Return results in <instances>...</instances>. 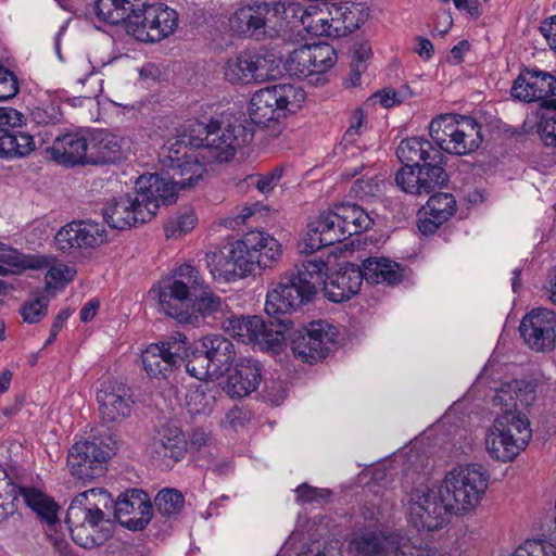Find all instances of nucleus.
<instances>
[{"instance_id": "1", "label": "nucleus", "mask_w": 556, "mask_h": 556, "mask_svg": "<svg viewBox=\"0 0 556 556\" xmlns=\"http://www.w3.org/2000/svg\"><path fill=\"white\" fill-rule=\"evenodd\" d=\"M305 99V91L290 84L260 89L249 104L250 121L236 119L226 125L213 119L207 124L191 122L181 135L163 147V165L180 190L193 188L203 180L206 164L229 162L238 149L252 142L254 126H262L269 136L277 137L282 130L280 119L296 113Z\"/></svg>"}, {"instance_id": "2", "label": "nucleus", "mask_w": 556, "mask_h": 556, "mask_svg": "<svg viewBox=\"0 0 556 556\" xmlns=\"http://www.w3.org/2000/svg\"><path fill=\"white\" fill-rule=\"evenodd\" d=\"M323 260H308L280 276L267 291L265 312L269 315L295 312L313 301L323 287L325 296L334 303L350 300L358 293L364 275L361 267L345 263L327 275Z\"/></svg>"}, {"instance_id": "3", "label": "nucleus", "mask_w": 556, "mask_h": 556, "mask_svg": "<svg viewBox=\"0 0 556 556\" xmlns=\"http://www.w3.org/2000/svg\"><path fill=\"white\" fill-rule=\"evenodd\" d=\"M151 293L156 294L162 311L182 325L198 327L206 318L217 319L228 313L225 299L212 291L199 270L189 264L179 266L172 280Z\"/></svg>"}, {"instance_id": "4", "label": "nucleus", "mask_w": 556, "mask_h": 556, "mask_svg": "<svg viewBox=\"0 0 556 556\" xmlns=\"http://www.w3.org/2000/svg\"><path fill=\"white\" fill-rule=\"evenodd\" d=\"M488 485L486 469L479 464H469L451 470L438 490L451 513L463 515L480 504Z\"/></svg>"}, {"instance_id": "5", "label": "nucleus", "mask_w": 556, "mask_h": 556, "mask_svg": "<svg viewBox=\"0 0 556 556\" xmlns=\"http://www.w3.org/2000/svg\"><path fill=\"white\" fill-rule=\"evenodd\" d=\"M432 141L445 151L456 155H468L482 144L481 125L472 117L443 114L430 122Z\"/></svg>"}, {"instance_id": "6", "label": "nucleus", "mask_w": 556, "mask_h": 556, "mask_svg": "<svg viewBox=\"0 0 556 556\" xmlns=\"http://www.w3.org/2000/svg\"><path fill=\"white\" fill-rule=\"evenodd\" d=\"M536 400V386L527 380H511L503 383L493 396V406L500 408L496 419L507 421L509 433L520 435V431L528 432L527 444L532 438V430L525 410Z\"/></svg>"}, {"instance_id": "7", "label": "nucleus", "mask_w": 556, "mask_h": 556, "mask_svg": "<svg viewBox=\"0 0 556 556\" xmlns=\"http://www.w3.org/2000/svg\"><path fill=\"white\" fill-rule=\"evenodd\" d=\"M451 510L438 489L416 486L408 495L409 522L417 531H437L448 522Z\"/></svg>"}, {"instance_id": "8", "label": "nucleus", "mask_w": 556, "mask_h": 556, "mask_svg": "<svg viewBox=\"0 0 556 556\" xmlns=\"http://www.w3.org/2000/svg\"><path fill=\"white\" fill-rule=\"evenodd\" d=\"M337 337V328L326 320L312 321L289 334L294 356L309 364L326 358L336 346Z\"/></svg>"}, {"instance_id": "9", "label": "nucleus", "mask_w": 556, "mask_h": 556, "mask_svg": "<svg viewBox=\"0 0 556 556\" xmlns=\"http://www.w3.org/2000/svg\"><path fill=\"white\" fill-rule=\"evenodd\" d=\"M102 214L111 228L125 230L151 220L156 214V205L152 202L146 204L135 190L134 195L126 193L110 200L102 208Z\"/></svg>"}, {"instance_id": "10", "label": "nucleus", "mask_w": 556, "mask_h": 556, "mask_svg": "<svg viewBox=\"0 0 556 556\" xmlns=\"http://www.w3.org/2000/svg\"><path fill=\"white\" fill-rule=\"evenodd\" d=\"M421 164L416 169L401 167L395 174L396 186L405 193L413 195H428L443 188L448 181V175L444 168V155Z\"/></svg>"}, {"instance_id": "11", "label": "nucleus", "mask_w": 556, "mask_h": 556, "mask_svg": "<svg viewBox=\"0 0 556 556\" xmlns=\"http://www.w3.org/2000/svg\"><path fill=\"white\" fill-rule=\"evenodd\" d=\"M111 450L102 442L84 439L72 445V489L79 482H91L104 472V465L111 458Z\"/></svg>"}, {"instance_id": "12", "label": "nucleus", "mask_w": 556, "mask_h": 556, "mask_svg": "<svg viewBox=\"0 0 556 556\" xmlns=\"http://www.w3.org/2000/svg\"><path fill=\"white\" fill-rule=\"evenodd\" d=\"M510 94L523 102H540L544 110L556 109V77L538 68H523L513 83Z\"/></svg>"}, {"instance_id": "13", "label": "nucleus", "mask_w": 556, "mask_h": 556, "mask_svg": "<svg viewBox=\"0 0 556 556\" xmlns=\"http://www.w3.org/2000/svg\"><path fill=\"white\" fill-rule=\"evenodd\" d=\"M519 330L531 350L547 352L556 348V313L552 309H532L522 318Z\"/></svg>"}, {"instance_id": "14", "label": "nucleus", "mask_w": 556, "mask_h": 556, "mask_svg": "<svg viewBox=\"0 0 556 556\" xmlns=\"http://www.w3.org/2000/svg\"><path fill=\"white\" fill-rule=\"evenodd\" d=\"M87 483H78L72 489L76 495L72 498V515L79 519L80 517L87 522L94 532L101 525L112 526L111 519L105 518L103 509L111 508V494L102 488H90L81 490Z\"/></svg>"}, {"instance_id": "15", "label": "nucleus", "mask_w": 556, "mask_h": 556, "mask_svg": "<svg viewBox=\"0 0 556 556\" xmlns=\"http://www.w3.org/2000/svg\"><path fill=\"white\" fill-rule=\"evenodd\" d=\"M114 518L131 531L143 530L152 519V504L149 495L139 489H129L112 500Z\"/></svg>"}, {"instance_id": "16", "label": "nucleus", "mask_w": 556, "mask_h": 556, "mask_svg": "<svg viewBox=\"0 0 556 556\" xmlns=\"http://www.w3.org/2000/svg\"><path fill=\"white\" fill-rule=\"evenodd\" d=\"M188 450V442L182 430L172 422L155 428L148 444L149 455L166 467L180 462Z\"/></svg>"}, {"instance_id": "17", "label": "nucleus", "mask_w": 556, "mask_h": 556, "mask_svg": "<svg viewBox=\"0 0 556 556\" xmlns=\"http://www.w3.org/2000/svg\"><path fill=\"white\" fill-rule=\"evenodd\" d=\"M345 239L348 238L337 207L323 211L316 220L309 223L301 252L311 254L324 247L342 242Z\"/></svg>"}, {"instance_id": "18", "label": "nucleus", "mask_w": 556, "mask_h": 556, "mask_svg": "<svg viewBox=\"0 0 556 556\" xmlns=\"http://www.w3.org/2000/svg\"><path fill=\"white\" fill-rule=\"evenodd\" d=\"M97 401L103 419L109 422L129 417L135 404L130 388L113 378L101 382Z\"/></svg>"}, {"instance_id": "19", "label": "nucleus", "mask_w": 556, "mask_h": 556, "mask_svg": "<svg viewBox=\"0 0 556 556\" xmlns=\"http://www.w3.org/2000/svg\"><path fill=\"white\" fill-rule=\"evenodd\" d=\"M407 540L393 531H364L354 534L351 546L357 556H401Z\"/></svg>"}, {"instance_id": "20", "label": "nucleus", "mask_w": 556, "mask_h": 556, "mask_svg": "<svg viewBox=\"0 0 556 556\" xmlns=\"http://www.w3.org/2000/svg\"><path fill=\"white\" fill-rule=\"evenodd\" d=\"M505 418L495 419L485 435V447L490 456L500 462H510L527 446L528 432L520 431V435L509 433Z\"/></svg>"}, {"instance_id": "21", "label": "nucleus", "mask_w": 556, "mask_h": 556, "mask_svg": "<svg viewBox=\"0 0 556 556\" xmlns=\"http://www.w3.org/2000/svg\"><path fill=\"white\" fill-rule=\"evenodd\" d=\"M329 20L324 21L327 36L345 37L358 29L369 16V8L364 3L343 2L332 4Z\"/></svg>"}, {"instance_id": "22", "label": "nucleus", "mask_w": 556, "mask_h": 556, "mask_svg": "<svg viewBox=\"0 0 556 556\" xmlns=\"http://www.w3.org/2000/svg\"><path fill=\"white\" fill-rule=\"evenodd\" d=\"M457 211L455 197L447 192H434L418 212V229L425 235H433Z\"/></svg>"}, {"instance_id": "23", "label": "nucleus", "mask_w": 556, "mask_h": 556, "mask_svg": "<svg viewBox=\"0 0 556 556\" xmlns=\"http://www.w3.org/2000/svg\"><path fill=\"white\" fill-rule=\"evenodd\" d=\"M267 5L261 1H254L238 8L229 17V27L237 34L255 40L266 38L267 31Z\"/></svg>"}, {"instance_id": "24", "label": "nucleus", "mask_w": 556, "mask_h": 556, "mask_svg": "<svg viewBox=\"0 0 556 556\" xmlns=\"http://www.w3.org/2000/svg\"><path fill=\"white\" fill-rule=\"evenodd\" d=\"M265 59L252 51H241L226 60L223 66L224 78L230 84L249 85L263 80Z\"/></svg>"}, {"instance_id": "25", "label": "nucleus", "mask_w": 556, "mask_h": 556, "mask_svg": "<svg viewBox=\"0 0 556 556\" xmlns=\"http://www.w3.org/2000/svg\"><path fill=\"white\" fill-rule=\"evenodd\" d=\"M135 190L141 195L142 201L147 203H154L156 210L162 204H172L177 198V184L170 178V173L166 172V176L161 174H149L140 176L135 184Z\"/></svg>"}, {"instance_id": "26", "label": "nucleus", "mask_w": 556, "mask_h": 556, "mask_svg": "<svg viewBox=\"0 0 556 556\" xmlns=\"http://www.w3.org/2000/svg\"><path fill=\"white\" fill-rule=\"evenodd\" d=\"M237 250V243L235 242L228 253L219 251L206 255V264L214 279L230 281L251 274L247 260L242 253L239 255Z\"/></svg>"}, {"instance_id": "27", "label": "nucleus", "mask_w": 556, "mask_h": 556, "mask_svg": "<svg viewBox=\"0 0 556 556\" xmlns=\"http://www.w3.org/2000/svg\"><path fill=\"white\" fill-rule=\"evenodd\" d=\"M262 379L261 364L255 359H240L229 374L226 391L232 397H243L255 391Z\"/></svg>"}, {"instance_id": "28", "label": "nucleus", "mask_w": 556, "mask_h": 556, "mask_svg": "<svg viewBox=\"0 0 556 556\" xmlns=\"http://www.w3.org/2000/svg\"><path fill=\"white\" fill-rule=\"evenodd\" d=\"M201 352L206 353L214 371L224 376L236 358L233 343L222 334H208L200 340Z\"/></svg>"}, {"instance_id": "29", "label": "nucleus", "mask_w": 556, "mask_h": 556, "mask_svg": "<svg viewBox=\"0 0 556 556\" xmlns=\"http://www.w3.org/2000/svg\"><path fill=\"white\" fill-rule=\"evenodd\" d=\"M441 154L443 153L431 141L420 137L404 139L396 149V156L403 163L402 167H410V169H416L429 160L438 162L437 157Z\"/></svg>"}, {"instance_id": "30", "label": "nucleus", "mask_w": 556, "mask_h": 556, "mask_svg": "<svg viewBox=\"0 0 556 556\" xmlns=\"http://www.w3.org/2000/svg\"><path fill=\"white\" fill-rule=\"evenodd\" d=\"M151 17V31L144 33L141 29L140 36L143 42H157L172 35L178 25V14L175 10L163 3L151 4L149 8Z\"/></svg>"}, {"instance_id": "31", "label": "nucleus", "mask_w": 556, "mask_h": 556, "mask_svg": "<svg viewBox=\"0 0 556 556\" xmlns=\"http://www.w3.org/2000/svg\"><path fill=\"white\" fill-rule=\"evenodd\" d=\"M97 166L115 164L126 159L127 140L106 129H96Z\"/></svg>"}, {"instance_id": "32", "label": "nucleus", "mask_w": 556, "mask_h": 556, "mask_svg": "<svg viewBox=\"0 0 556 556\" xmlns=\"http://www.w3.org/2000/svg\"><path fill=\"white\" fill-rule=\"evenodd\" d=\"M362 275L368 283L397 285L403 279V268L388 258H367L363 262Z\"/></svg>"}, {"instance_id": "33", "label": "nucleus", "mask_w": 556, "mask_h": 556, "mask_svg": "<svg viewBox=\"0 0 556 556\" xmlns=\"http://www.w3.org/2000/svg\"><path fill=\"white\" fill-rule=\"evenodd\" d=\"M292 312H290L291 314ZM269 317L276 319L274 321L266 323L263 320V326L258 331H255L253 343L258 344L263 350H270L278 352L281 350L286 340L285 331L291 329L292 321L289 318H280V316L289 315V313L269 315Z\"/></svg>"}, {"instance_id": "34", "label": "nucleus", "mask_w": 556, "mask_h": 556, "mask_svg": "<svg viewBox=\"0 0 556 556\" xmlns=\"http://www.w3.org/2000/svg\"><path fill=\"white\" fill-rule=\"evenodd\" d=\"M144 370L150 377L165 378L177 366V353L166 350L162 344L149 345L141 355Z\"/></svg>"}, {"instance_id": "35", "label": "nucleus", "mask_w": 556, "mask_h": 556, "mask_svg": "<svg viewBox=\"0 0 556 556\" xmlns=\"http://www.w3.org/2000/svg\"><path fill=\"white\" fill-rule=\"evenodd\" d=\"M17 494L21 495L26 505L37 514L41 521L49 528L59 522L58 511L60 506L40 490L30 486H18Z\"/></svg>"}, {"instance_id": "36", "label": "nucleus", "mask_w": 556, "mask_h": 556, "mask_svg": "<svg viewBox=\"0 0 556 556\" xmlns=\"http://www.w3.org/2000/svg\"><path fill=\"white\" fill-rule=\"evenodd\" d=\"M96 129L72 132V166H97Z\"/></svg>"}, {"instance_id": "37", "label": "nucleus", "mask_w": 556, "mask_h": 556, "mask_svg": "<svg viewBox=\"0 0 556 556\" xmlns=\"http://www.w3.org/2000/svg\"><path fill=\"white\" fill-rule=\"evenodd\" d=\"M0 135V157H24L35 149L34 138L27 132L9 128Z\"/></svg>"}, {"instance_id": "38", "label": "nucleus", "mask_w": 556, "mask_h": 556, "mask_svg": "<svg viewBox=\"0 0 556 556\" xmlns=\"http://www.w3.org/2000/svg\"><path fill=\"white\" fill-rule=\"evenodd\" d=\"M336 207L346 238L369 229L374 223L369 214L357 204L343 203Z\"/></svg>"}, {"instance_id": "39", "label": "nucleus", "mask_w": 556, "mask_h": 556, "mask_svg": "<svg viewBox=\"0 0 556 556\" xmlns=\"http://www.w3.org/2000/svg\"><path fill=\"white\" fill-rule=\"evenodd\" d=\"M74 225L76 228L72 227V231H75L73 240L79 249H94L106 239L105 230L99 223L92 220H72V226Z\"/></svg>"}, {"instance_id": "40", "label": "nucleus", "mask_w": 556, "mask_h": 556, "mask_svg": "<svg viewBox=\"0 0 556 556\" xmlns=\"http://www.w3.org/2000/svg\"><path fill=\"white\" fill-rule=\"evenodd\" d=\"M262 327L263 319L258 316L229 317L224 324V329L243 343H253L255 331Z\"/></svg>"}, {"instance_id": "41", "label": "nucleus", "mask_w": 556, "mask_h": 556, "mask_svg": "<svg viewBox=\"0 0 556 556\" xmlns=\"http://www.w3.org/2000/svg\"><path fill=\"white\" fill-rule=\"evenodd\" d=\"M184 355L186 357L185 367L190 376L199 380L218 378V375L214 371L206 353L201 352L200 343L190 353L186 352Z\"/></svg>"}, {"instance_id": "42", "label": "nucleus", "mask_w": 556, "mask_h": 556, "mask_svg": "<svg viewBox=\"0 0 556 556\" xmlns=\"http://www.w3.org/2000/svg\"><path fill=\"white\" fill-rule=\"evenodd\" d=\"M86 521L84 520L83 523L77 525L75 529L72 528V541H74L77 545L90 548L93 546L101 545L104 541H106L112 535V527L108 525H101L97 532H94L89 526H88V533Z\"/></svg>"}, {"instance_id": "43", "label": "nucleus", "mask_w": 556, "mask_h": 556, "mask_svg": "<svg viewBox=\"0 0 556 556\" xmlns=\"http://www.w3.org/2000/svg\"><path fill=\"white\" fill-rule=\"evenodd\" d=\"M311 50L307 45L294 49L285 62V68L291 76L306 78L314 75Z\"/></svg>"}, {"instance_id": "44", "label": "nucleus", "mask_w": 556, "mask_h": 556, "mask_svg": "<svg viewBox=\"0 0 556 556\" xmlns=\"http://www.w3.org/2000/svg\"><path fill=\"white\" fill-rule=\"evenodd\" d=\"M269 235L258 230L247 232L241 240L236 241L237 253H242L247 261L260 257V252L266 248Z\"/></svg>"}, {"instance_id": "45", "label": "nucleus", "mask_w": 556, "mask_h": 556, "mask_svg": "<svg viewBox=\"0 0 556 556\" xmlns=\"http://www.w3.org/2000/svg\"><path fill=\"white\" fill-rule=\"evenodd\" d=\"M154 504L161 515L175 516L184 508L185 497L176 489H163L156 494Z\"/></svg>"}, {"instance_id": "46", "label": "nucleus", "mask_w": 556, "mask_h": 556, "mask_svg": "<svg viewBox=\"0 0 556 556\" xmlns=\"http://www.w3.org/2000/svg\"><path fill=\"white\" fill-rule=\"evenodd\" d=\"M123 3V0H96L92 9L99 21L117 25L124 20L126 9Z\"/></svg>"}, {"instance_id": "47", "label": "nucleus", "mask_w": 556, "mask_h": 556, "mask_svg": "<svg viewBox=\"0 0 556 556\" xmlns=\"http://www.w3.org/2000/svg\"><path fill=\"white\" fill-rule=\"evenodd\" d=\"M311 50V59L314 74H321L331 68L337 60L333 47L326 42L307 45Z\"/></svg>"}, {"instance_id": "48", "label": "nucleus", "mask_w": 556, "mask_h": 556, "mask_svg": "<svg viewBox=\"0 0 556 556\" xmlns=\"http://www.w3.org/2000/svg\"><path fill=\"white\" fill-rule=\"evenodd\" d=\"M285 173V166L278 165L266 174L251 175V184L263 194L269 193L278 185Z\"/></svg>"}, {"instance_id": "49", "label": "nucleus", "mask_w": 556, "mask_h": 556, "mask_svg": "<svg viewBox=\"0 0 556 556\" xmlns=\"http://www.w3.org/2000/svg\"><path fill=\"white\" fill-rule=\"evenodd\" d=\"M511 556H556V546L544 540H528Z\"/></svg>"}, {"instance_id": "50", "label": "nucleus", "mask_w": 556, "mask_h": 556, "mask_svg": "<svg viewBox=\"0 0 556 556\" xmlns=\"http://www.w3.org/2000/svg\"><path fill=\"white\" fill-rule=\"evenodd\" d=\"M280 255L281 245L275 238L269 236L266 248L260 252V257L253 258L252 261H247L250 271H253L255 265L261 268L270 267L273 262H275Z\"/></svg>"}, {"instance_id": "51", "label": "nucleus", "mask_w": 556, "mask_h": 556, "mask_svg": "<svg viewBox=\"0 0 556 556\" xmlns=\"http://www.w3.org/2000/svg\"><path fill=\"white\" fill-rule=\"evenodd\" d=\"M197 223V216L192 211L179 215L175 220L165 226L167 238H177L190 231Z\"/></svg>"}, {"instance_id": "52", "label": "nucleus", "mask_w": 556, "mask_h": 556, "mask_svg": "<svg viewBox=\"0 0 556 556\" xmlns=\"http://www.w3.org/2000/svg\"><path fill=\"white\" fill-rule=\"evenodd\" d=\"M48 301L45 296H35L34 300L26 302L20 313L24 321L34 324L38 323L47 314Z\"/></svg>"}, {"instance_id": "53", "label": "nucleus", "mask_w": 556, "mask_h": 556, "mask_svg": "<svg viewBox=\"0 0 556 556\" xmlns=\"http://www.w3.org/2000/svg\"><path fill=\"white\" fill-rule=\"evenodd\" d=\"M70 135L64 134L58 136L52 146L47 149L48 157L58 165L70 166V152L67 147L70 146Z\"/></svg>"}, {"instance_id": "54", "label": "nucleus", "mask_w": 556, "mask_h": 556, "mask_svg": "<svg viewBox=\"0 0 556 556\" xmlns=\"http://www.w3.org/2000/svg\"><path fill=\"white\" fill-rule=\"evenodd\" d=\"M72 109L78 118L92 121L98 113V101L94 96L72 98Z\"/></svg>"}, {"instance_id": "55", "label": "nucleus", "mask_w": 556, "mask_h": 556, "mask_svg": "<svg viewBox=\"0 0 556 556\" xmlns=\"http://www.w3.org/2000/svg\"><path fill=\"white\" fill-rule=\"evenodd\" d=\"M151 4L146 3V8L139 12V14L132 15L130 24H127L126 31L134 36L137 40L143 41V37L140 36L141 29L147 33L151 31V17L149 16V8Z\"/></svg>"}, {"instance_id": "56", "label": "nucleus", "mask_w": 556, "mask_h": 556, "mask_svg": "<svg viewBox=\"0 0 556 556\" xmlns=\"http://www.w3.org/2000/svg\"><path fill=\"white\" fill-rule=\"evenodd\" d=\"M551 110L539 123V134L545 146L556 148V109Z\"/></svg>"}, {"instance_id": "57", "label": "nucleus", "mask_w": 556, "mask_h": 556, "mask_svg": "<svg viewBox=\"0 0 556 556\" xmlns=\"http://www.w3.org/2000/svg\"><path fill=\"white\" fill-rule=\"evenodd\" d=\"M18 92V80L13 72L0 65V101L9 100Z\"/></svg>"}, {"instance_id": "58", "label": "nucleus", "mask_w": 556, "mask_h": 556, "mask_svg": "<svg viewBox=\"0 0 556 556\" xmlns=\"http://www.w3.org/2000/svg\"><path fill=\"white\" fill-rule=\"evenodd\" d=\"M412 91L408 86H403L400 90H382L375 93L380 104L386 108H392L396 104L404 102L407 98L412 97Z\"/></svg>"}, {"instance_id": "59", "label": "nucleus", "mask_w": 556, "mask_h": 556, "mask_svg": "<svg viewBox=\"0 0 556 556\" xmlns=\"http://www.w3.org/2000/svg\"><path fill=\"white\" fill-rule=\"evenodd\" d=\"M67 271L65 265L51 266L46 276V291L54 293L58 290L64 289L66 283L65 273Z\"/></svg>"}, {"instance_id": "60", "label": "nucleus", "mask_w": 556, "mask_h": 556, "mask_svg": "<svg viewBox=\"0 0 556 556\" xmlns=\"http://www.w3.org/2000/svg\"><path fill=\"white\" fill-rule=\"evenodd\" d=\"M295 492L298 501L303 503H313L319 500L328 501L331 495V492L327 489L313 488L306 483L299 485Z\"/></svg>"}, {"instance_id": "61", "label": "nucleus", "mask_w": 556, "mask_h": 556, "mask_svg": "<svg viewBox=\"0 0 556 556\" xmlns=\"http://www.w3.org/2000/svg\"><path fill=\"white\" fill-rule=\"evenodd\" d=\"M287 396V387L283 381L270 380L265 382L264 397L273 405H280Z\"/></svg>"}, {"instance_id": "62", "label": "nucleus", "mask_w": 556, "mask_h": 556, "mask_svg": "<svg viewBox=\"0 0 556 556\" xmlns=\"http://www.w3.org/2000/svg\"><path fill=\"white\" fill-rule=\"evenodd\" d=\"M379 181H381V179H378L377 176L368 177L366 174L355 180L352 186V191L359 198L374 195Z\"/></svg>"}, {"instance_id": "63", "label": "nucleus", "mask_w": 556, "mask_h": 556, "mask_svg": "<svg viewBox=\"0 0 556 556\" xmlns=\"http://www.w3.org/2000/svg\"><path fill=\"white\" fill-rule=\"evenodd\" d=\"M540 31L546 39L549 48L556 52V14L541 23Z\"/></svg>"}, {"instance_id": "64", "label": "nucleus", "mask_w": 556, "mask_h": 556, "mask_svg": "<svg viewBox=\"0 0 556 556\" xmlns=\"http://www.w3.org/2000/svg\"><path fill=\"white\" fill-rule=\"evenodd\" d=\"M401 556H444L434 547H421L410 543L409 539L403 547Z\"/></svg>"}]
</instances>
